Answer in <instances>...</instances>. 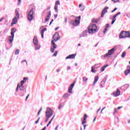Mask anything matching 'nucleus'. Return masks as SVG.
<instances>
[{
    "instance_id": "4c0bfd02",
    "label": "nucleus",
    "mask_w": 130,
    "mask_h": 130,
    "mask_svg": "<svg viewBox=\"0 0 130 130\" xmlns=\"http://www.w3.org/2000/svg\"><path fill=\"white\" fill-rule=\"evenodd\" d=\"M25 83H26V81H25L24 80L21 81L20 82V83H19L21 85H24V84H25Z\"/></svg>"
},
{
    "instance_id": "09e8293b",
    "label": "nucleus",
    "mask_w": 130,
    "mask_h": 130,
    "mask_svg": "<svg viewBox=\"0 0 130 130\" xmlns=\"http://www.w3.org/2000/svg\"><path fill=\"white\" fill-rule=\"evenodd\" d=\"M116 10H117V8H115L112 11V13H114V12H115V11H116Z\"/></svg>"
},
{
    "instance_id": "b1692460",
    "label": "nucleus",
    "mask_w": 130,
    "mask_h": 130,
    "mask_svg": "<svg viewBox=\"0 0 130 130\" xmlns=\"http://www.w3.org/2000/svg\"><path fill=\"white\" fill-rule=\"evenodd\" d=\"M46 28H43L42 30L41 31V34L42 35V38H44V31H46Z\"/></svg>"
},
{
    "instance_id": "f257e3e1",
    "label": "nucleus",
    "mask_w": 130,
    "mask_h": 130,
    "mask_svg": "<svg viewBox=\"0 0 130 130\" xmlns=\"http://www.w3.org/2000/svg\"><path fill=\"white\" fill-rule=\"evenodd\" d=\"M98 31L97 29V25L95 24H91L88 27V33L89 34H94Z\"/></svg>"
},
{
    "instance_id": "f704fd0d",
    "label": "nucleus",
    "mask_w": 130,
    "mask_h": 130,
    "mask_svg": "<svg viewBox=\"0 0 130 130\" xmlns=\"http://www.w3.org/2000/svg\"><path fill=\"white\" fill-rule=\"evenodd\" d=\"M115 21H116V18H113V20L111 22V25H113V24H114V22H115Z\"/></svg>"
},
{
    "instance_id": "a18cd8bd",
    "label": "nucleus",
    "mask_w": 130,
    "mask_h": 130,
    "mask_svg": "<svg viewBox=\"0 0 130 130\" xmlns=\"http://www.w3.org/2000/svg\"><path fill=\"white\" fill-rule=\"evenodd\" d=\"M112 2H114V3H117V2H118V3H119V0H112Z\"/></svg>"
},
{
    "instance_id": "e433bc0d",
    "label": "nucleus",
    "mask_w": 130,
    "mask_h": 130,
    "mask_svg": "<svg viewBox=\"0 0 130 130\" xmlns=\"http://www.w3.org/2000/svg\"><path fill=\"white\" fill-rule=\"evenodd\" d=\"M57 52H58V51H56L55 52V53H54L52 56H56L57 55Z\"/></svg>"
},
{
    "instance_id": "a211bd4d",
    "label": "nucleus",
    "mask_w": 130,
    "mask_h": 130,
    "mask_svg": "<svg viewBox=\"0 0 130 130\" xmlns=\"http://www.w3.org/2000/svg\"><path fill=\"white\" fill-rule=\"evenodd\" d=\"M33 43L34 45H37L38 44V40L37 39V37H35L34 38Z\"/></svg>"
},
{
    "instance_id": "7ed1b4c3",
    "label": "nucleus",
    "mask_w": 130,
    "mask_h": 130,
    "mask_svg": "<svg viewBox=\"0 0 130 130\" xmlns=\"http://www.w3.org/2000/svg\"><path fill=\"white\" fill-rule=\"evenodd\" d=\"M16 16L12 19V22L11 23V26L13 25H16L17 23H18V19L20 18V14H19V12L18 11L16 10Z\"/></svg>"
},
{
    "instance_id": "9d476101",
    "label": "nucleus",
    "mask_w": 130,
    "mask_h": 130,
    "mask_svg": "<svg viewBox=\"0 0 130 130\" xmlns=\"http://www.w3.org/2000/svg\"><path fill=\"white\" fill-rule=\"evenodd\" d=\"M74 86H75V82H73L69 87L68 92L71 94L73 93L72 90L73 88H74Z\"/></svg>"
},
{
    "instance_id": "ea45409f",
    "label": "nucleus",
    "mask_w": 130,
    "mask_h": 130,
    "mask_svg": "<svg viewBox=\"0 0 130 130\" xmlns=\"http://www.w3.org/2000/svg\"><path fill=\"white\" fill-rule=\"evenodd\" d=\"M85 123H87V121L86 120H83L82 122V124L83 125H84V124H85Z\"/></svg>"
},
{
    "instance_id": "c03bdc74",
    "label": "nucleus",
    "mask_w": 130,
    "mask_h": 130,
    "mask_svg": "<svg viewBox=\"0 0 130 130\" xmlns=\"http://www.w3.org/2000/svg\"><path fill=\"white\" fill-rule=\"evenodd\" d=\"M40 120V117H39L38 119V120L35 122L36 124L38 123V122L39 121V120Z\"/></svg>"
},
{
    "instance_id": "0e129e2a",
    "label": "nucleus",
    "mask_w": 130,
    "mask_h": 130,
    "mask_svg": "<svg viewBox=\"0 0 130 130\" xmlns=\"http://www.w3.org/2000/svg\"><path fill=\"white\" fill-rule=\"evenodd\" d=\"M56 72H57V73H59V72H60V70L58 69L56 70Z\"/></svg>"
},
{
    "instance_id": "774afa93",
    "label": "nucleus",
    "mask_w": 130,
    "mask_h": 130,
    "mask_svg": "<svg viewBox=\"0 0 130 130\" xmlns=\"http://www.w3.org/2000/svg\"><path fill=\"white\" fill-rule=\"evenodd\" d=\"M54 18H57V14L54 15Z\"/></svg>"
},
{
    "instance_id": "f03ea898",
    "label": "nucleus",
    "mask_w": 130,
    "mask_h": 130,
    "mask_svg": "<svg viewBox=\"0 0 130 130\" xmlns=\"http://www.w3.org/2000/svg\"><path fill=\"white\" fill-rule=\"evenodd\" d=\"M35 11H36L35 8H31L27 13V17L28 21H32V20L34 19V17L35 16Z\"/></svg>"
},
{
    "instance_id": "5701e85b",
    "label": "nucleus",
    "mask_w": 130,
    "mask_h": 130,
    "mask_svg": "<svg viewBox=\"0 0 130 130\" xmlns=\"http://www.w3.org/2000/svg\"><path fill=\"white\" fill-rule=\"evenodd\" d=\"M63 98H64V99H67V98H69L70 97V94L68 93H64L63 96Z\"/></svg>"
},
{
    "instance_id": "9b49d317",
    "label": "nucleus",
    "mask_w": 130,
    "mask_h": 130,
    "mask_svg": "<svg viewBox=\"0 0 130 130\" xmlns=\"http://www.w3.org/2000/svg\"><path fill=\"white\" fill-rule=\"evenodd\" d=\"M112 95L114 97H117V96H119L120 95V91L117 89L116 91H115L112 93Z\"/></svg>"
},
{
    "instance_id": "dca6fc26",
    "label": "nucleus",
    "mask_w": 130,
    "mask_h": 130,
    "mask_svg": "<svg viewBox=\"0 0 130 130\" xmlns=\"http://www.w3.org/2000/svg\"><path fill=\"white\" fill-rule=\"evenodd\" d=\"M125 75L127 76L128 74H130V67H127V70L124 71Z\"/></svg>"
},
{
    "instance_id": "864d4df0",
    "label": "nucleus",
    "mask_w": 130,
    "mask_h": 130,
    "mask_svg": "<svg viewBox=\"0 0 130 130\" xmlns=\"http://www.w3.org/2000/svg\"><path fill=\"white\" fill-rule=\"evenodd\" d=\"M83 126H84L83 129L84 130L86 129V126H87V125L84 124V125H83Z\"/></svg>"
},
{
    "instance_id": "5fc2aeb1",
    "label": "nucleus",
    "mask_w": 130,
    "mask_h": 130,
    "mask_svg": "<svg viewBox=\"0 0 130 130\" xmlns=\"http://www.w3.org/2000/svg\"><path fill=\"white\" fill-rule=\"evenodd\" d=\"M64 22H65V23H68V18H67V17L65 18Z\"/></svg>"
},
{
    "instance_id": "20e7f679",
    "label": "nucleus",
    "mask_w": 130,
    "mask_h": 130,
    "mask_svg": "<svg viewBox=\"0 0 130 130\" xmlns=\"http://www.w3.org/2000/svg\"><path fill=\"white\" fill-rule=\"evenodd\" d=\"M53 115V111L50 108H47L45 112L46 117H51Z\"/></svg>"
},
{
    "instance_id": "412c9836",
    "label": "nucleus",
    "mask_w": 130,
    "mask_h": 130,
    "mask_svg": "<svg viewBox=\"0 0 130 130\" xmlns=\"http://www.w3.org/2000/svg\"><path fill=\"white\" fill-rule=\"evenodd\" d=\"M57 47V46H52L50 49L51 52H52V53H53V52H54V50L56 49Z\"/></svg>"
},
{
    "instance_id": "603ef678",
    "label": "nucleus",
    "mask_w": 130,
    "mask_h": 130,
    "mask_svg": "<svg viewBox=\"0 0 130 130\" xmlns=\"http://www.w3.org/2000/svg\"><path fill=\"white\" fill-rule=\"evenodd\" d=\"M71 70V67L70 66H68L67 67V71H70Z\"/></svg>"
},
{
    "instance_id": "a878e982",
    "label": "nucleus",
    "mask_w": 130,
    "mask_h": 130,
    "mask_svg": "<svg viewBox=\"0 0 130 130\" xmlns=\"http://www.w3.org/2000/svg\"><path fill=\"white\" fill-rule=\"evenodd\" d=\"M91 73H93V74H95L97 72L96 70H95V66H93L91 67Z\"/></svg>"
},
{
    "instance_id": "c85d7f7f",
    "label": "nucleus",
    "mask_w": 130,
    "mask_h": 130,
    "mask_svg": "<svg viewBox=\"0 0 130 130\" xmlns=\"http://www.w3.org/2000/svg\"><path fill=\"white\" fill-rule=\"evenodd\" d=\"M82 80L84 83H87V81H88V78L85 76L83 77Z\"/></svg>"
},
{
    "instance_id": "39448f33",
    "label": "nucleus",
    "mask_w": 130,
    "mask_h": 130,
    "mask_svg": "<svg viewBox=\"0 0 130 130\" xmlns=\"http://www.w3.org/2000/svg\"><path fill=\"white\" fill-rule=\"evenodd\" d=\"M115 50H116V48L115 47H114L112 49L109 50L108 51V53H107L106 54H105L104 55V57L105 58H106V57H109V56H110V55H112V54H113V53H114V51H115Z\"/></svg>"
},
{
    "instance_id": "6e6552de",
    "label": "nucleus",
    "mask_w": 130,
    "mask_h": 130,
    "mask_svg": "<svg viewBox=\"0 0 130 130\" xmlns=\"http://www.w3.org/2000/svg\"><path fill=\"white\" fill-rule=\"evenodd\" d=\"M59 34H58V32H55V34L53 36V39L54 41L56 42V41H57V40H58V39H59Z\"/></svg>"
},
{
    "instance_id": "f3484780",
    "label": "nucleus",
    "mask_w": 130,
    "mask_h": 130,
    "mask_svg": "<svg viewBox=\"0 0 130 130\" xmlns=\"http://www.w3.org/2000/svg\"><path fill=\"white\" fill-rule=\"evenodd\" d=\"M50 17H51V12H49V14L47 15V17L45 18V22H48L49 21V19H50Z\"/></svg>"
},
{
    "instance_id": "052dcab7",
    "label": "nucleus",
    "mask_w": 130,
    "mask_h": 130,
    "mask_svg": "<svg viewBox=\"0 0 130 130\" xmlns=\"http://www.w3.org/2000/svg\"><path fill=\"white\" fill-rule=\"evenodd\" d=\"M25 62L26 63H27V61H26V60H23L21 61V62Z\"/></svg>"
},
{
    "instance_id": "72a5a7b5",
    "label": "nucleus",
    "mask_w": 130,
    "mask_h": 130,
    "mask_svg": "<svg viewBox=\"0 0 130 130\" xmlns=\"http://www.w3.org/2000/svg\"><path fill=\"white\" fill-rule=\"evenodd\" d=\"M121 57L122 58H124V57H125V52H123L121 55Z\"/></svg>"
},
{
    "instance_id": "8fccbe9b",
    "label": "nucleus",
    "mask_w": 130,
    "mask_h": 130,
    "mask_svg": "<svg viewBox=\"0 0 130 130\" xmlns=\"http://www.w3.org/2000/svg\"><path fill=\"white\" fill-rule=\"evenodd\" d=\"M106 32H107V29L106 28H105V30H104V34H105V33H106Z\"/></svg>"
},
{
    "instance_id": "1a4fd4ad",
    "label": "nucleus",
    "mask_w": 130,
    "mask_h": 130,
    "mask_svg": "<svg viewBox=\"0 0 130 130\" xmlns=\"http://www.w3.org/2000/svg\"><path fill=\"white\" fill-rule=\"evenodd\" d=\"M109 9V7H105L103 11H102V14H101V17L102 18H103L104 17V15H105V13H107V10Z\"/></svg>"
},
{
    "instance_id": "cd10ccee",
    "label": "nucleus",
    "mask_w": 130,
    "mask_h": 130,
    "mask_svg": "<svg viewBox=\"0 0 130 130\" xmlns=\"http://www.w3.org/2000/svg\"><path fill=\"white\" fill-rule=\"evenodd\" d=\"M35 48L36 49V50L40 49V45H38V44L37 45H35Z\"/></svg>"
},
{
    "instance_id": "7c9ffc66",
    "label": "nucleus",
    "mask_w": 130,
    "mask_h": 130,
    "mask_svg": "<svg viewBox=\"0 0 130 130\" xmlns=\"http://www.w3.org/2000/svg\"><path fill=\"white\" fill-rule=\"evenodd\" d=\"M118 15H120V12H118L117 14H116L115 15H114L113 17V19H116V16H118Z\"/></svg>"
},
{
    "instance_id": "79ce46f5",
    "label": "nucleus",
    "mask_w": 130,
    "mask_h": 130,
    "mask_svg": "<svg viewBox=\"0 0 130 130\" xmlns=\"http://www.w3.org/2000/svg\"><path fill=\"white\" fill-rule=\"evenodd\" d=\"M84 10H85V6H82L80 9V11H81V12H83Z\"/></svg>"
},
{
    "instance_id": "37998d69",
    "label": "nucleus",
    "mask_w": 130,
    "mask_h": 130,
    "mask_svg": "<svg viewBox=\"0 0 130 130\" xmlns=\"http://www.w3.org/2000/svg\"><path fill=\"white\" fill-rule=\"evenodd\" d=\"M46 117V120L45 121V122H47V121H48V120H49L50 118L48 117Z\"/></svg>"
},
{
    "instance_id": "c756f323",
    "label": "nucleus",
    "mask_w": 130,
    "mask_h": 130,
    "mask_svg": "<svg viewBox=\"0 0 130 130\" xmlns=\"http://www.w3.org/2000/svg\"><path fill=\"white\" fill-rule=\"evenodd\" d=\"M91 21L93 23H98V22H99V20L98 19H92Z\"/></svg>"
},
{
    "instance_id": "393cba45",
    "label": "nucleus",
    "mask_w": 130,
    "mask_h": 130,
    "mask_svg": "<svg viewBox=\"0 0 130 130\" xmlns=\"http://www.w3.org/2000/svg\"><path fill=\"white\" fill-rule=\"evenodd\" d=\"M108 64H106L104 67L101 68V72H104L105 71V69L108 67Z\"/></svg>"
},
{
    "instance_id": "69168bd1",
    "label": "nucleus",
    "mask_w": 130,
    "mask_h": 130,
    "mask_svg": "<svg viewBox=\"0 0 130 130\" xmlns=\"http://www.w3.org/2000/svg\"><path fill=\"white\" fill-rule=\"evenodd\" d=\"M59 28V27H56V28H55V31H56L57 30H58V29Z\"/></svg>"
},
{
    "instance_id": "13d9d810",
    "label": "nucleus",
    "mask_w": 130,
    "mask_h": 130,
    "mask_svg": "<svg viewBox=\"0 0 130 130\" xmlns=\"http://www.w3.org/2000/svg\"><path fill=\"white\" fill-rule=\"evenodd\" d=\"M121 108H122V106L118 107L117 109L119 110V109H121Z\"/></svg>"
},
{
    "instance_id": "bf43d9fd",
    "label": "nucleus",
    "mask_w": 130,
    "mask_h": 130,
    "mask_svg": "<svg viewBox=\"0 0 130 130\" xmlns=\"http://www.w3.org/2000/svg\"><path fill=\"white\" fill-rule=\"evenodd\" d=\"M109 24H106V28H109Z\"/></svg>"
},
{
    "instance_id": "4468645a",
    "label": "nucleus",
    "mask_w": 130,
    "mask_h": 130,
    "mask_svg": "<svg viewBox=\"0 0 130 130\" xmlns=\"http://www.w3.org/2000/svg\"><path fill=\"white\" fill-rule=\"evenodd\" d=\"M87 33H88V30H85L83 32L82 34L80 36V37H87L88 36Z\"/></svg>"
},
{
    "instance_id": "6ab92c4d",
    "label": "nucleus",
    "mask_w": 130,
    "mask_h": 130,
    "mask_svg": "<svg viewBox=\"0 0 130 130\" xmlns=\"http://www.w3.org/2000/svg\"><path fill=\"white\" fill-rule=\"evenodd\" d=\"M17 31V29L16 28H13L11 29V35L13 36H15V33H16V31Z\"/></svg>"
},
{
    "instance_id": "2f4dec72",
    "label": "nucleus",
    "mask_w": 130,
    "mask_h": 130,
    "mask_svg": "<svg viewBox=\"0 0 130 130\" xmlns=\"http://www.w3.org/2000/svg\"><path fill=\"white\" fill-rule=\"evenodd\" d=\"M117 110H118L117 109L114 108V111L113 113V115H114V114H116V113H117Z\"/></svg>"
},
{
    "instance_id": "338daca9",
    "label": "nucleus",
    "mask_w": 130,
    "mask_h": 130,
    "mask_svg": "<svg viewBox=\"0 0 130 130\" xmlns=\"http://www.w3.org/2000/svg\"><path fill=\"white\" fill-rule=\"evenodd\" d=\"M21 4V0H18V5H20Z\"/></svg>"
},
{
    "instance_id": "0eeeda50",
    "label": "nucleus",
    "mask_w": 130,
    "mask_h": 130,
    "mask_svg": "<svg viewBox=\"0 0 130 130\" xmlns=\"http://www.w3.org/2000/svg\"><path fill=\"white\" fill-rule=\"evenodd\" d=\"M80 20H81V16L77 17L75 20H72L71 23L73 24V26H78L80 24Z\"/></svg>"
},
{
    "instance_id": "6e6d98bb",
    "label": "nucleus",
    "mask_w": 130,
    "mask_h": 130,
    "mask_svg": "<svg viewBox=\"0 0 130 130\" xmlns=\"http://www.w3.org/2000/svg\"><path fill=\"white\" fill-rule=\"evenodd\" d=\"M4 19H5V17H2L1 19H0V22H2Z\"/></svg>"
},
{
    "instance_id": "4be33fe9",
    "label": "nucleus",
    "mask_w": 130,
    "mask_h": 130,
    "mask_svg": "<svg viewBox=\"0 0 130 130\" xmlns=\"http://www.w3.org/2000/svg\"><path fill=\"white\" fill-rule=\"evenodd\" d=\"M15 37V36L11 35V36H9L8 38V40L10 41L11 43L14 41V38Z\"/></svg>"
},
{
    "instance_id": "4d7b16f0",
    "label": "nucleus",
    "mask_w": 130,
    "mask_h": 130,
    "mask_svg": "<svg viewBox=\"0 0 130 130\" xmlns=\"http://www.w3.org/2000/svg\"><path fill=\"white\" fill-rule=\"evenodd\" d=\"M58 125H57L56 127L55 128V130H57V128H58Z\"/></svg>"
},
{
    "instance_id": "f8f14e48",
    "label": "nucleus",
    "mask_w": 130,
    "mask_h": 130,
    "mask_svg": "<svg viewBox=\"0 0 130 130\" xmlns=\"http://www.w3.org/2000/svg\"><path fill=\"white\" fill-rule=\"evenodd\" d=\"M59 5H60V3L59 1H57L55 2L54 10L56 13H57V12H58V11L57 10V8H58V6H59Z\"/></svg>"
},
{
    "instance_id": "c9c22d12",
    "label": "nucleus",
    "mask_w": 130,
    "mask_h": 130,
    "mask_svg": "<svg viewBox=\"0 0 130 130\" xmlns=\"http://www.w3.org/2000/svg\"><path fill=\"white\" fill-rule=\"evenodd\" d=\"M51 44H52V46H57V45H56L55 43H54V41H51Z\"/></svg>"
},
{
    "instance_id": "aec40b11",
    "label": "nucleus",
    "mask_w": 130,
    "mask_h": 130,
    "mask_svg": "<svg viewBox=\"0 0 130 130\" xmlns=\"http://www.w3.org/2000/svg\"><path fill=\"white\" fill-rule=\"evenodd\" d=\"M98 80H99V76H95V77H94V81L93 83V86L96 84L97 82H98Z\"/></svg>"
},
{
    "instance_id": "a19ab883",
    "label": "nucleus",
    "mask_w": 130,
    "mask_h": 130,
    "mask_svg": "<svg viewBox=\"0 0 130 130\" xmlns=\"http://www.w3.org/2000/svg\"><path fill=\"white\" fill-rule=\"evenodd\" d=\"M20 52V51H19V50H16L15 53V54H19Z\"/></svg>"
},
{
    "instance_id": "ddd939ff",
    "label": "nucleus",
    "mask_w": 130,
    "mask_h": 130,
    "mask_svg": "<svg viewBox=\"0 0 130 130\" xmlns=\"http://www.w3.org/2000/svg\"><path fill=\"white\" fill-rule=\"evenodd\" d=\"M19 84V89L20 90V91H24V94H26L27 91L26 90V88H25V87H24V86H23V85L22 84Z\"/></svg>"
},
{
    "instance_id": "3c124183",
    "label": "nucleus",
    "mask_w": 130,
    "mask_h": 130,
    "mask_svg": "<svg viewBox=\"0 0 130 130\" xmlns=\"http://www.w3.org/2000/svg\"><path fill=\"white\" fill-rule=\"evenodd\" d=\"M29 96H30V94H28L27 95V96L26 97V99H25V101H26V100L28 99V98H29Z\"/></svg>"
},
{
    "instance_id": "423d86ee",
    "label": "nucleus",
    "mask_w": 130,
    "mask_h": 130,
    "mask_svg": "<svg viewBox=\"0 0 130 130\" xmlns=\"http://www.w3.org/2000/svg\"><path fill=\"white\" fill-rule=\"evenodd\" d=\"M126 37L130 38L129 32L125 31H121L119 35V38H126Z\"/></svg>"
},
{
    "instance_id": "58836bf2",
    "label": "nucleus",
    "mask_w": 130,
    "mask_h": 130,
    "mask_svg": "<svg viewBox=\"0 0 130 130\" xmlns=\"http://www.w3.org/2000/svg\"><path fill=\"white\" fill-rule=\"evenodd\" d=\"M19 88H20L19 84H17V88H16V92H18V91H19Z\"/></svg>"
},
{
    "instance_id": "680f3d73",
    "label": "nucleus",
    "mask_w": 130,
    "mask_h": 130,
    "mask_svg": "<svg viewBox=\"0 0 130 130\" xmlns=\"http://www.w3.org/2000/svg\"><path fill=\"white\" fill-rule=\"evenodd\" d=\"M61 105H59V106H58V109L59 110V109H61Z\"/></svg>"
},
{
    "instance_id": "de8ad7c7",
    "label": "nucleus",
    "mask_w": 130,
    "mask_h": 130,
    "mask_svg": "<svg viewBox=\"0 0 130 130\" xmlns=\"http://www.w3.org/2000/svg\"><path fill=\"white\" fill-rule=\"evenodd\" d=\"M27 80H28V78H27V77H24L23 78V80L24 81H27Z\"/></svg>"
},
{
    "instance_id": "2eb2a0df",
    "label": "nucleus",
    "mask_w": 130,
    "mask_h": 130,
    "mask_svg": "<svg viewBox=\"0 0 130 130\" xmlns=\"http://www.w3.org/2000/svg\"><path fill=\"white\" fill-rule=\"evenodd\" d=\"M75 57H76V54H73L71 55H69L68 56L66 57V59H69V58L70 59L75 58Z\"/></svg>"
},
{
    "instance_id": "bb28decb",
    "label": "nucleus",
    "mask_w": 130,
    "mask_h": 130,
    "mask_svg": "<svg viewBox=\"0 0 130 130\" xmlns=\"http://www.w3.org/2000/svg\"><path fill=\"white\" fill-rule=\"evenodd\" d=\"M129 87V84H125L124 85L122 86L121 88H125V90H126V89H128Z\"/></svg>"
},
{
    "instance_id": "49530a36",
    "label": "nucleus",
    "mask_w": 130,
    "mask_h": 130,
    "mask_svg": "<svg viewBox=\"0 0 130 130\" xmlns=\"http://www.w3.org/2000/svg\"><path fill=\"white\" fill-rule=\"evenodd\" d=\"M105 108H106V107H104L101 110V114H102V113H103L102 112V111H103V110H104V109H105Z\"/></svg>"
},
{
    "instance_id": "e2e57ef3",
    "label": "nucleus",
    "mask_w": 130,
    "mask_h": 130,
    "mask_svg": "<svg viewBox=\"0 0 130 130\" xmlns=\"http://www.w3.org/2000/svg\"><path fill=\"white\" fill-rule=\"evenodd\" d=\"M84 118H87V114H84Z\"/></svg>"
},
{
    "instance_id": "473e14b6",
    "label": "nucleus",
    "mask_w": 130,
    "mask_h": 130,
    "mask_svg": "<svg viewBox=\"0 0 130 130\" xmlns=\"http://www.w3.org/2000/svg\"><path fill=\"white\" fill-rule=\"evenodd\" d=\"M41 111H42V108H41L39 111H38V116H39V115H40V112H41Z\"/></svg>"
}]
</instances>
